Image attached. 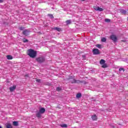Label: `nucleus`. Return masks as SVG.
I'll return each mask as SVG.
<instances>
[{
	"label": "nucleus",
	"mask_w": 128,
	"mask_h": 128,
	"mask_svg": "<svg viewBox=\"0 0 128 128\" xmlns=\"http://www.w3.org/2000/svg\"><path fill=\"white\" fill-rule=\"evenodd\" d=\"M54 30H57L58 32H60L62 30V28L58 27H54Z\"/></svg>",
	"instance_id": "dca6fc26"
},
{
	"label": "nucleus",
	"mask_w": 128,
	"mask_h": 128,
	"mask_svg": "<svg viewBox=\"0 0 128 128\" xmlns=\"http://www.w3.org/2000/svg\"><path fill=\"white\" fill-rule=\"evenodd\" d=\"M22 34H24V36H28L30 34V30H23Z\"/></svg>",
	"instance_id": "423d86ee"
},
{
	"label": "nucleus",
	"mask_w": 128,
	"mask_h": 128,
	"mask_svg": "<svg viewBox=\"0 0 128 128\" xmlns=\"http://www.w3.org/2000/svg\"><path fill=\"white\" fill-rule=\"evenodd\" d=\"M121 42H126V40H122Z\"/></svg>",
	"instance_id": "2f4dec72"
},
{
	"label": "nucleus",
	"mask_w": 128,
	"mask_h": 128,
	"mask_svg": "<svg viewBox=\"0 0 128 128\" xmlns=\"http://www.w3.org/2000/svg\"><path fill=\"white\" fill-rule=\"evenodd\" d=\"M119 70H120V72H122V70H123V72H124V68H120Z\"/></svg>",
	"instance_id": "c85d7f7f"
},
{
	"label": "nucleus",
	"mask_w": 128,
	"mask_h": 128,
	"mask_svg": "<svg viewBox=\"0 0 128 128\" xmlns=\"http://www.w3.org/2000/svg\"><path fill=\"white\" fill-rule=\"evenodd\" d=\"M86 0H80L81 2H84Z\"/></svg>",
	"instance_id": "72a5a7b5"
},
{
	"label": "nucleus",
	"mask_w": 128,
	"mask_h": 128,
	"mask_svg": "<svg viewBox=\"0 0 128 128\" xmlns=\"http://www.w3.org/2000/svg\"><path fill=\"white\" fill-rule=\"evenodd\" d=\"M110 40H112L114 42H116V40H118V38L116 35L112 34L110 36Z\"/></svg>",
	"instance_id": "20e7f679"
},
{
	"label": "nucleus",
	"mask_w": 128,
	"mask_h": 128,
	"mask_svg": "<svg viewBox=\"0 0 128 128\" xmlns=\"http://www.w3.org/2000/svg\"><path fill=\"white\" fill-rule=\"evenodd\" d=\"M36 82H40V79H36Z\"/></svg>",
	"instance_id": "c756f323"
},
{
	"label": "nucleus",
	"mask_w": 128,
	"mask_h": 128,
	"mask_svg": "<svg viewBox=\"0 0 128 128\" xmlns=\"http://www.w3.org/2000/svg\"><path fill=\"white\" fill-rule=\"evenodd\" d=\"M39 112L41 114H44V112H46V109L44 108H40V110H39Z\"/></svg>",
	"instance_id": "9b49d317"
},
{
	"label": "nucleus",
	"mask_w": 128,
	"mask_h": 128,
	"mask_svg": "<svg viewBox=\"0 0 128 128\" xmlns=\"http://www.w3.org/2000/svg\"><path fill=\"white\" fill-rule=\"evenodd\" d=\"M13 126H18V122L16 121L13 122Z\"/></svg>",
	"instance_id": "ddd939ff"
},
{
	"label": "nucleus",
	"mask_w": 128,
	"mask_h": 128,
	"mask_svg": "<svg viewBox=\"0 0 128 128\" xmlns=\"http://www.w3.org/2000/svg\"><path fill=\"white\" fill-rule=\"evenodd\" d=\"M60 87H57L56 88V90H57V92H60Z\"/></svg>",
	"instance_id": "cd10ccee"
},
{
	"label": "nucleus",
	"mask_w": 128,
	"mask_h": 128,
	"mask_svg": "<svg viewBox=\"0 0 128 128\" xmlns=\"http://www.w3.org/2000/svg\"><path fill=\"white\" fill-rule=\"evenodd\" d=\"M0 128H2V126H0Z\"/></svg>",
	"instance_id": "c9c22d12"
},
{
	"label": "nucleus",
	"mask_w": 128,
	"mask_h": 128,
	"mask_svg": "<svg viewBox=\"0 0 128 128\" xmlns=\"http://www.w3.org/2000/svg\"><path fill=\"white\" fill-rule=\"evenodd\" d=\"M6 128H12V124H8L6 125Z\"/></svg>",
	"instance_id": "a211bd4d"
},
{
	"label": "nucleus",
	"mask_w": 128,
	"mask_h": 128,
	"mask_svg": "<svg viewBox=\"0 0 128 128\" xmlns=\"http://www.w3.org/2000/svg\"><path fill=\"white\" fill-rule=\"evenodd\" d=\"M23 42H28V39H26L25 38H24L22 40Z\"/></svg>",
	"instance_id": "4be33fe9"
},
{
	"label": "nucleus",
	"mask_w": 128,
	"mask_h": 128,
	"mask_svg": "<svg viewBox=\"0 0 128 128\" xmlns=\"http://www.w3.org/2000/svg\"><path fill=\"white\" fill-rule=\"evenodd\" d=\"M16 86L15 85H14L13 86L10 88V92H14V90H16Z\"/></svg>",
	"instance_id": "1a4fd4ad"
},
{
	"label": "nucleus",
	"mask_w": 128,
	"mask_h": 128,
	"mask_svg": "<svg viewBox=\"0 0 128 128\" xmlns=\"http://www.w3.org/2000/svg\"><path fill=\"white\" fill-rule=\"evenodd\" d=\"M105 22H110V20L106 18V19H105Z\"/></svg>",
	"instance_id": "a878e982"
},
{
	"label": "nucleus",
	"mask_w": 128,
	"mask_h": 128,
	"mask_svg": "<svg viewBox=\"0 0 128 128\" xmlns=\"http://www.w3.org/2000/svg\"><path fill=\"white\" fill-rule=\"evenodd\" d=\"M94 10H96L98 12H102V10H104V9L98 6H94Z\"/></svg>",
	"instance_id": "0eeeda50"
},
{
	"label": "nucleus",
	"mask_w": 128,
	"mask_h": 128,
	"mask_svg": "<svg viewBox=\"0 0 128 128\" xmlns=\"http://www.w3.org/2000/svg\"><path fill=\"white\" fill-rule=\"evenodd\" d=\"M0 2H4V0H0Z\"/></svg>",
	"instance_id": "473e14b6"
},
{
	"label": "nucleus",
	"mask_w": 128,
	"mask_h": 128,
	"mask_svg": "<svg viewBox=\"0 0 128 128\" xmlns=\"http://www.w3.org/2000/svg\"><path fill=\"white\" fill-rule=\"evenodd\" d=\"M92 52L93 54H100V50L98 48L93 49Z\"/></svg>",
	"instance_id": "39448f33"
},
{
	"label": "nucleus",
	"mask_w": 128,
	"mask_h": 128,
	"mask_svg": "<svg viewBox=\"0 0 128 128\" xmlns=\"http://www.w3.org/2000/svg\"><path fill=\"white\" fill-rule=\"evenodd\" d=\"M75 84H86V81H80V80H76Z\"/></svg>",
	"instance_id": "6e6552de"
},
{
	"label": "nucleus",
	"mask_w": 128,
	"mask_h": 128,
	"mask_svg": "<svg viewBox=\"0 0 128 128\" xmlns=\"http://www.w3.org/2000/svg\"><path fill=\"white\" fill-rule=\"evenodd\" d=\"M36 116L37 118H42V113L38 112L36 114Z\"/></svg>",
	"instance_id": "f8f14e48"
},
{
	"label": "nucleus",
	"mask_w": 128,
	"mask_h": 128,
	"mask_svg": "<svg viewBox=\"0 0 128 128\" xmlns=\"http://www.w3.org/2000/svg\"><path fill=\"white\" fill-rule=\"evenodd\" d=\"M48 16H50V18H54V16H52V14H48Z\"/></svg>",
	"instance_id": "7c9ffc66"
},
{
	"label": "nucleus",
	"mask_w": 128,
	"mask_h": 128,
	"mask_svg": "<svg viewBox=\"0 0 128 128\" xmlns=\"http://www.w3.org/2000/svg\"><path fill=\"white\" fill-rule=\"evenodd\" d=\"M76 98H82V94L81 93L77 94L76 95Z\"/></svg>",
	"instance_id": "2eb2a0df"
},
{
	"label": "nucleus",
	"mask_w": 128,
	"mask_h": 128,
	"mask_svg": "<svg viewBox=\"0 0 128 128\" xmlns=\"http://www.w3.org/2000/svg\"><path fill=\"white\" fill-rule=\"evenodd\" d=\"M19 30H24V27H20V28H19Z\"/></svg>",
	"instance_id": "bb28decb"
},
{
	"label": "nucleus",
	"mask_w": 128,
	"mask_h": 128,
	"mask_svg": "<svg viewBox=\"0 0 128 128\" xmlns=\"http://www.w3.org/2000/svg\"><path fill=\"white\" fill-rule=\"evenodd\" d=\"M61 128H68V125L66 124H63L60 125Z\"/></svg>",
	"instance_id": "5701e85b"
},
{
	"label": "nucleus",
	"mask_w": 128,
	"mask_h": 128,
	"mask_svg": "<svg viewBox=\"0 0 128 128\" xmlns=\"http://www.w3.org/2000/svg\"><path fill=\"white\" fill-rule=\"evenodd\" d=\"M25 76H27L28 77V74L26 75Z\"/></svg>",
	"instance_id": "f704fd0d"
},
{
	"label": "nucleus",
	"mask_w": 128,
	"mask_h": 128,
	"mask_svg": "<svg viewBox=\"0 0 128 128\" xmlns=\"http://www.w3.org/2000/svg\"><path fill=\"white\" fill-rule=\"evenodd\" d=\"M36 60L38 62H39V64H42V62H44L46 61V58L42 56L38 57L36 58Z\"/></svg>",
	"instance_id": "f03ea898"
},
{
	"label": "nucleus",
	"mask_w": 128,
	"mask_h": 128,
	"mask_svg": "<svg viewBox=\"0 0 128 128\" xmlns=\"http://www.w3.org/2000/svg\"><path fill=\"white\" fill-rule=\"evenodd\" d=\"M100 64H106V60H104L102 59L100 62Z\"/></svg>",
	"instance_id": "4468645a"
},
{
	"label": "nucleus",
	"mask_w": 128,
	"mask_h": 128,
	"mask_svg": "<svg viewBox=\"0 0 128 128\" xmlns=\"http://www.w3.org/2000/svg\"><path fill=\"white\" fill-rule=\"evenodd\" d=\"M91 118L92 120H98V116H96V114H94L91 116Z\"/></svg>",
	"instance_id": "9d476101"
},
{
	"label": "nucleus",
	"mask_w": 128,
	"mask_h": 128,
	"mask_svg": "<svg viewBox=\"0 0 128 128\" xmlns=\"http://www.w3.org/2000/svg\"><path fill=\"white\" fill-rule=\"evenodd\" d=\"M67 80L71 84H76V79L74 78L72 76H70L69 78H67Z\"/></svg>",
	"instance_id": "7ed1b4c3"
},
{
	"label": "nucleus",
	"mask_w": 128,
	"mask_h": 128,
	"mask_svg": "<svg viewBox=\"0 0 128 128\" xmlns=\"http://www.w3.org/2000/svg\"><path fill=\"white\" fill-rule=\"evenodd\" d=\"M101 42H106V38H102L101 39Z\"/></svg>",
	"instance_id": "412c9836"
},
{
	"label": "nucleus",
	"mask_w": 128,
	"mask_h": 128,
	"mask_svg": "<svg viewBox=\"0 0 128 128\" xmlns=\"http://www.w3.org/2000/svg\"><path fill=\"white\" fill-rule=\"evenodd\" d=\"M96 48H102V45L98 44L96 45Z\"/></svg>",
	"instance_id": "393cba45"
},
{
	"label": "nucleus",
	"mask_w": 128,
	"mask_h": 128,
	"mask_svg": "<svg viewBox=\"0 0 128 128\" xmlns=\"http://www.w3.org/2000/svg\"><path fill=\"white\" fill-rule=\"evenodd\" d=\"M27 54L29 56L30 58H34L36 56V51H34L32 49H29L27 50Z\"/></svg>",
	"instance_id": "f257e3e1"
},
{
	"label": "nucleus",
	"mask_w": 128,
	"mask_h": 128,
	"mask_svg": "<svg viewBox=\"0 0 128 128\" xmlns=\"http://www.w3.org/2000/svg\"><path fill=\"white\" fill-rule=\"evenodd\" d=\"M120 12L122 14H126V10H120Z\"/></svg>",
	"instance_id": "f3484780"
},
{
	"label": "nucleus",
	"mask_w": 128,
	"mask_h": 128,
	"mask_svg": "<svg viewBox=\"0 0 128 128\" xmlns=\"http://www.w3.org/2000/svg\"><path fill=\"white\" fill-rule=\"evenodd\" d=\"M72 22L70 21V20H67L66 21V24H70Z\"/></svg>",
	"instance_id": "b1692460"
},
{
	"label": "nucleus",
	"mask_w": 128,
	"mask_h": 128,
	"mask_svg": "<svg viewBox=\"0 0 128 128\" xmlns=\"http://www.w3.org/2000/svg\"><path fill=\"white\" fill-rule=\"evenodd\" d=\"M6 58L8 60H12V56L10 55H8L6 56Z\"/></svg>",
	"instance_id": "6ab92c4d"
},
{
	"label": "nucleus",
	"mask_w": 128,
	"mask_h": 128,
	"mask_svg": "<svg viewBox=\"0 0 128 128\" xmlns=\"http://www.w3.org/2000/svg\"><path fill=\"white\" fill-rule=\"evenodd\" d=\"M102 68H108V64H106L105 63L102 66Z\"/></svg>",
	"instance_id": "aec40b11"
}]
</instances>
